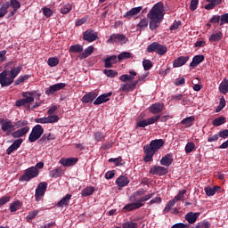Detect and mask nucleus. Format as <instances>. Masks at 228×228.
<instances>
[{
	"label": "nucleus",
	"instance_id": "4c0bfd02",
	"mask_svg": "<svg viewBox=\"0 0 228 228\" xmlns=\"http://www.w3.org/2000/svg\"><path fill=\"white\" fill-rule=\"evenodd\" d=\"M193 122H195V117L191 116V117L183 118L181 121V124L183 126H187L188 127H190V126H193Z\"/></svg>",
	"mask_w": 228,
	"mask_h": 228
},
{
	"label": "nucleus",
	"instance_id": "423d86ee",
	"mask_svg": "<svg viewBox=\"0 0 228 228\" xmlns=\"http://www.w3.org/2000/svg\"><path fill=\"white\" fill-rule=\"evenodd\" d=\"M60 120V117L58 115L49 114L48 117L45 118H37L34 119L36 124H56Z\"/></svg>",
	"mask_w": 228,
	"mask_h": 228
},
{
	"label": "nucleus",
	"instance_id": "dca6fc26",
	"mask_svg": "<svg viewBox=\"0 0 228 228\" xmlns=\"http://www.w3.org/2000/svg\"><path fill=\"white\" fill-rule=\"evenodd\" d=\"M22 142H23V140L21 138L15 140L12 142V144L9 148H7L6 154H8V156H10V154H12V152L17 151V149H19V147H20V145H22Z\"/></svg>",
	"mask_w": 228,
	"mask_h": 228
},
{
	"label": "nucleus",
	"instance_id": "4d7b16f0",
	"mask_svg": "<svg viewBox=\"0 0 228 228\" xmlns=\"http://www.w3.org/2000/svg\"><path fill=\"white\" fill-rule=\"evenodd\" d=\"M195 149V143L193 142H188L185 145V152L186 154H190V152H193V150Z\"/></svg>",
	"mask_w": 228,
	"mask_h": 228
},
{
	"label": "nucleus",
	"instance_id": "f8f14e48",
	"mask_svg": "<svg viewBox=\"0 0 228 228\" xmlns=\"http://www.w3.org/2000/svg\"><path fill=\"white\" fill-rule=\"evenodd\" d=\"M12 83V78H10V76H8L7 70H4L2 73H0V85L2 87L10 86V85Z\"/></svg>",
	"mask_w": 228,
	"mask_h": 228
},
{
	"label": "nucleus",
	"instance_id": "473e14b6",
	"mask_svg": "<svg viewBox=\"0 0 228 228\" xmlns=\"http://www.w3.org/2000/svg\"><path fill=\"white\" fill-rule=\"evenodd\" d=\"M224 37V34L221 31L212 34L209 37V42H220Z\"/></svg>",
	"mask_w": 228,
	"mask_h": 228
},
{
	"label": "nucleus",
	"instance_id": "f704fd0d",
	"mask_svg": "<svg viewBox=\"0 0 228 228\" xmlns=\"http://www.w3.org/2000/svg\"><path fill=\"white\" fill-rule=\"evenodd\" d=\"M63 174V170L61 167H57L52 171H50V177H53V179H58L61 175Z\"/></svg>",
	"mask_w": 228,
	"mask_h": 228
},
{
	"label": "nucleus",
	"instance_id": "3c124183",
	"mask_svg": "<svg viewBox=\"0 0 228 228\" xmlns=\"http://www.w3.org/2000/svg\"><path fill=\"white\" fill-rule=\"evenodd\" d=\"M38 213H40L39 210H33V211H30L28 213V215L27 216V222H31V220H33V218H35Z\"/></svg>",
	"mask_w": 228,
	"mask_h": 228
},
{
	"label": "nucleus",
	"instance_id": "a878e982",
	"mask_svg": "<svg viewBox=\"0 0 228 228\" xmlns=\"http://www.w3.org/2000/svg\"><path fill=\"white\" fill-rule=\"evenodd\" d=\"M143 204H141L138 200L134 203H130L126 205L123 209L126 211H134V209H140V208H142Z\"/></svg>",
	"mask_w": 228,
	"mask_h": 228
},
{
	"label": "nucleus",
	"instance_id": "6e6552de",
	"mask_svg": "<svg viewBox=\"0 0 228 228\" xmlns=\"http://www.w3.org/2000/svg\"><path fill=\"white\" fill-rule=\"evenodd\" d=\"M127 42V37L124 34H112L107 40V44H126Z\"/></svg>",
	"mask_w": 228,
	"mask_h": 228
},
{
	"label": "nucleus",
	"instance_id": "6ab92c4d",
	"mask_svg": "<svg viewBox=\"0 0 228 228\" xmlns=\"http://www.w3.org/2000/svg\"><path fill=\"white\" fill-rule=\"evenodd\" d=\"M28 133H29V126H25L14 131L12 134V138H22V136H25Z\"/></svg>",
	"mask_w": 228,
	"mask_h": 228
},
{
	"label": "nucleus",
	"instance_id": "1a4fd4ad",
	"mask_svg": "<svg viewBox=\"0 0 228 228\" xmlns=\"http://www.w3.org/2000/svg\"><path fill=\"white\" fill-rule=\"evenodd\" d=\"M38 175V169L35 167H31L28 168L24 175L21 176L22 181H31V179H35Z\"/></svg>",
	"mask_w": 228,
	"mask_h": 228
},
{
	"label": "nucleus",
	"instance_id": "412c9836",
	"mask_svg": "<svg viewBox=\"0 0 228 228\" xmlns=\"http://www.w3.org/2000/svg\"><path fill=\"white\" fill-rule=\"evenodd\" d=\"M136 88V82H129L120 86V92H133Z\"/></svg>",
	"mask_w": 228,
	"mask_h": 228
},
{
	"label": "nucleus",
	"instance_id": "052dcab7",
	"mask_svg": "<svg viewBox=\"0 0 228 228\" xmlns=\"http://www.w3.org/2000/svg\"><path fill=\"white\" fill-rule=\"evenodd\" d=\"M142 66L144 70H151V69H152V61H149V60H144L142 61Z\"/></svg>",
	"mask_w": 228,
	"mask_h": 228
},
{
	"label": "nucleus",
	"instance_id": "de8ad7c7",
	"mask_svg": "<svg viewBox=\"0 0 228 228\" xmlns=\"http://www.w3.org/2000/svg\"><path fill=\"white\" fill-rule=\"evenodd\" d=\"M149 26V20L142 19L141 21L137 24L138 29H145Z\"/></svg>",
	"mask_w": 228,
	"mask_h": 228
},
{
	"label": "nucleus",
	"instance_id": "0eeeda50",
	"mask_svg": "<svg viewBox=\"0 0 228 228\" xmlns=\"http://www.w3.org/2000/svg\"><path fill=\"white\" fill-rule=\"evenodd\" d=\"M45 191H47V183L41 182L38 183L35 192V199L37 202H40V200H42V197L45 195Z\"/></svg>",
	"mask_w": 228,
	"mask_h": 228
},
{
	"label": "nucleus",
	"instance_id": "cd10ccee",
	"mask_svg": "<svg viewBox=\"0 0 228 228\" xmlns=\"http://www.w3.org/2000/svg\"><path fill=\"white\" fill-rule=\"evenodd\" d=\"M116 183L119 188H124V186H127V184H129V178H127V176L121 175L116 180Z\"/></svg>",
	"mask_w": 228,
	"mask_h": 228
},
{
	"label": "nucleus",
	"instance_id": "393cba45",
	"mask_svg": "<svg viewBox=\"0 0 228 228\" xmlns=\"http://www.w3.org/2000/svg\"><path fill=\"white\" fill-rule=\"evenodd\" d=\"M94 99H97V94L95 93H87L82 97V102L88 103L93 102Z\"/></svg>",
	"mask_w": 228,
	"mask_h": 228
},
{
	"label": "nucleus",
	"instance_id": "13d9d810",
	"mask_svg": "<svg viewBox=\"0 0 228 228\" xmlns=\"http://www.w3.org/2000/svg\"><path fill=\"white\" fill-rule=\"evenodd\" d=\"M158 47V42H153L147 47V53H156V49Z\"/></svg>",
	"mask_w": 228,
	"mask_h": 228
},
{
	"label": "nucleus",
	"instance_id": "ddd939ff",
	"mask_svg": "<svg viewBox=\"0 0 228 228\" xmlns=\"http://www.w3.org/2000/svg\"><path fill=\"white\" fill-rule=\"evenodd\" d=\"M65 86H67L65 83H58V84L52 85L48 88H46L45 94L46 95H53L54 92L62 90V88H65Z\"/></svg>",
	"mask_w": 228,
	"mask_h": 228
},
{
	"label": "nucleus",
	"instance_id": "ea45409f",
	"mask_svg": "<svg viewBox=\"0 0 228 228\" xmlns=\"http://www.w3.org/2000/svg\"><path fill=\"white\" fill-rule=\"evenodd\" d=\"M128 58H133V53L129 52H123L118 55V60L122 61V60H128Z\"/></svg>",
	"mask_w": 228,
	"mask_h": 228
},
{
	"label": "nucleus",
	"instance_id": "7ed1b4c3",
	"mask_svg": "<svg viewBox=\"0 0 228 228\" xmlns=\"http://www.w3.org/2000/svg\"><path fill=\"white\" fill-rule=\"evenodd\" d=\"M42 134H44V127L40 125H36L28 135V142H30V143H34V142H37Z\"/></svg>",
	"mask_w": 228,
	"mask_h": 228
},
{
	"label": "nucleus",
	"instance_id": "680f3d73",
	"mask_svg": "<svg viewBox=\"0 0 228 228\" xmlns=\"http://www.w3.org/2000/svg\"><path fill=\"white\" fill-rule=\"evenodd\" d=\"M109 163H113L116 165V167H118V165H120V163H122V157H118V158H111L109 159Z\"/></svg>",
	"mask_w": 228,
	"mask_h": 228
},
{
	"label": "nucleus",
	"instance_id": "8fccbe9b",
	"mask_svg": "<svg viewBox=\"0 0 228 228\" xmlns=\"http://www.w3.org/2000/svg\"><path fill=\"white\" fill-rule=\"evenodd\" d=\"M149 76V74L144 73L141 76L138 77V79L134 81V83H136L137 85H143V82L145 81V79H147V77Z\"/></svg>",
	"mask_w": 228,
	"mask_h": 228
},
{
	"label": "nucleus",
	"instance_id": "4468645a",
	"mask_svg": "<svg viewBox=\"0 0 228 228\" xmlns=\"http://www.w3.org/2000/svg\"><path fill=\"white\" fill-rule=\"evenodd\" d=\"M111 95H113V93H111V92L101 94L94 102V104L95 106H99L101 104H104V102H108V101H110V98L111 97Z\"/></svg>",
	"mask_w": 228,
	"mask_h": 228
},
{
	"label": "nucleus",
	"instance_id": "09e8293b",
	"mask_svg": "<svg viewBox=\"0 0 228 228\" xmlns=\"http://www.w3.org/2000/svg\"><path fill=\"white\" fill-rule=\"evenodd\" d=\"M175 203H176V201L175 199L169 200L164 208V212L168 213V211H170V209H172V208H174V206H175Z\"/></svg>",
	"mask_w": 228,
	"mask_h": 228
},
{
	"label": "nucleus",
	"instance_id": "20e7f679",
	"mask_svg": "<svg viewBox=\"0 0 228 228\" xmlns=\"http://www.w3.org/2000/svg\"><path fill=\"white\" fill-rule=\"evenodd\" d=\"M1 129L4 133H6L7 135H10L15 131V125L13 121L10 119H0Z\"/></svg>",
	"mask_w": 228,
	"mask_h": 228
},
{
	"label": "nucleus",
	"instance_id": "2eb2a0df",
	"mask_svg": "<svg viewBox=\"0 0 228 228\" xmlns=\"http://www.w3.org/2000/svg\"><path fill=\"white\" fill-rule=\"evenodd\" d=\"M150 174L151 175H165V174H168V169L161 166H155L150 169Z\"/></svg>",
	"mask_w": 228,
	"mask_h": 228
},
{
	"label": "nucleus",
	"instance_id": "a211bd4d",
	"mask_svg": "<svg viewBox=\"0 0 228 228\" xmlns=\"http://www.w3.org/2000/svg\"><path fill=\"white\" fill-rule=\"evenodd\" d=\"M163 108H165V103H154L150 107V112L153 115H158V113H161L163 111Z\"/></svg>",
	"mask_w": 228,
	"mask_h": 228
},
{
	"label": "nucleus",
	"instance_id": "e433bc0d",
	"mask_svg": "<svg viewBox=\"0 0 228 228\" xmlns=\"http://www.w3.org/2000/svg\"><path fill=\"white\" fill-rule=\"evenodd\" d=\"M95 191V189L92 186L90 187H86L81 191V195L82 197H90Z\"/></svg>",
	"mask_w": 228,
	"mask_h": 228
},
{
	"label": "nucleus",
	"instance_id": "4be33fe9",
	"mask_svg": "<svg viewBox=\"0 0 228 228\" xmlns=\"http://www.w3.org/2000/svg\"><path fill=\"white\" fill-rule=\"evenodd\" d=\"M172 163H174V158H172V154L170 153L162 157V159H160V165H163V167H170Z\"/></svg>",
	"mask_w": 228,
	"mask_h": 228
},
{
	"label": "nucleus",
	"instance_id": "864d4df0",
	"mask_svg": "<svg viewBox=\"0 0 228 228\" xmlns=\"http://www.w3.org/2000/svg\"><path fill=\"white\" fill-rule=\"evenodd\" d=\"M27 79H29V75H22V76H20L15 81V86L20 85L21 83H24V81H27Z\"/></svg>",
	"mask_w": 228,
	"mask_h": 228
},
{
	"label": "nucleus",
	"instance_id": "5fc2aeb1",
	"mask_svg": "<svg viewBox=\"0 0 228 228\" xmlns=\"http://www.w3.org/2000/svg\"><path fill=\"white\" fill-rule=\"evenodd\" d=\"M60 63V60L56 57H52L48 59L49 67H56Z\"/></svg>",
	"mask_w": 228,
	"mask_h": 228
},
{
	"label": "nucleus",
	"instance_id": "e2e57ef3",
	"mask_svg": "<svg viewBox=\"0 0 228 228\" xmlns=\"http://www.w3.org/2000/svg\"><path fill=\"white\" fill-rule=\"evenodd\" d=\"M218 138H220V133L216 134H210L208 137V142H218Z\"/></svg>",
	"mask_w": 228,
	"mask_h": 228
},
{
	"label": "nucleus",
	"instance_id": "79ce46f5",
	"mask_svg": "<svg viewBox=\"0 0 228 228\" xmlns=\"http://www.w3.org/2000/svg\"><path fill=\"white\" fill-rule=\"evenodd\" d=\"M69 53H83V45H75L69 47Z\"/></svg>",
	"mask_w": 228,
	"mask_h": 228
},
{
	"label": "nucleus",
	"instance_id": "9d476101",
	"mask_svg": "<svg viewBox=\"0 0 228 228\" xmlns=\"http://www.w3.org/2000/svg\"><path fill=\"white\" fill-rule=\"evenodd\" d=\"M159 118H161V116H153L150 118L141 120L137 122L136 127H147V126H151L152 124H156L158 122Z\"/></svg>",
	"mask_w": 228,
	"mask_h": 228
},
{
	"label": "nucleus",
	"instance_id": "c756f323",
	"mask_svg": "<svg viewBox=\"0 0 228 228\" xmlns=\"http://www.w3.org/2000/svg\"><path fill=\"white\" fill-rule=\"evenodd\" d=\"M21 70H22V68H20V67L12 68L10 70L9 77L11 78L12 83H13V81H15V77H17L19 76V74H20Z\"/></svg>",
	"mask_w": 228,
	"mask_h": 228
},
{
	"label": "nucleus",
	"instance_id": "0e129e2a",
	"mask_svg": "<svg viewBox=\"0 0 228 228\" xmlns=\"http://www.w3.org/2000/svg\"><path fill=\"white\" fill-rule=\"evenodd\" d=\"M105 135L102 134V132H96L94 133V140L96 142H101L102 140H104Z\"/></svg>",
	"mask_w": 228,
	"mask_h": 228
},
{
	"label": "nucleus",
	"instance_id": "a18cd8bd",
	"mask_svg": "<svg viewBox=\"0 0 228 228\" xmlns=\"http://www.w3.org/2000/svg\"><path fill=\"white\" fill-rule=\"evenodd\" d=\"M103 74H105L107 77H116V76L118 75V72L114 69H104Z\"/></svg>",
	"mask_w": 228,
	"mask_h": 228
},
{
	"label": "nucleus",
	"instance_id": "774afa93",
	"mask_svg": "<svg viewBox=\"0 0 228 228\" xmlns=\"http://www.w3.org/2000/svg\"><path fill=\"white\" fill-rule=\"evenodd\" d=\"M189 224H184L183 223H177L171 226V228H189Z\"/></svg>",
	"mask_w": 228,
	"mask_h": 228
},
{
	"label": "nucleus",
	"instance_id": "f03ea898",
	"mask_svg": "<svg viewBox=\"0 0 228 228\" xmlns=\"http://www.w3.org/2000/svg\"><path fill=\"white\" fill-rule=\"evenodd\" d=\"M165 145V141L163 139H155L152 140L150 144L145 145L143 147V152L145 154L144 156V161L145 163H149L150 161H152V158H154V154L161 149Z\"/></svg>",
	"mask_w": 228,
	"mask_h": 228
},
{
	"label": "nucleus",
	"instance_id": "f3484780",
	"mask_svg": "<svg viewBox=\"0 0 228 228\" xmlns=\"http://www.w3.org/2000/svg\"><path fill=\"white\" fill-rule=\"evenodd\" d=\"M77 161H79V159H77V158H67V159L62 158L60 159V163L63 167H72V166L76 165V163H77Z\"/></svg>",
	"mask_w": 228,
	"mask_h": 228
},
{
	"label": "nucleus",
	"instance_id": "37998d69",
	"mask_svg": "<svg viewBox=\"0 0 228 228\" xmlns=\"http://www.w3.org/2000/svg\"><path fill=\"white\" fill-rule=\"evenodd\" d=\"M225 122H226L225 118L219 117L213 120V126H215L216 127H218L220 126H223V124H225Z\"/></svg>",
	"mask_w": 228,
	"mask_h": 228
},
{
	"label": "nucleus",
	"instance_id": "49530a36",
	"mask_svg": "<svg viewBox=\"0 0 228 228\" xmlns=\"http://www.w3.org/2000/svg\"><path fill=\"white\" fill-rule=\"evenodd\" d=\"M123 228H138V223L133 221L125 222L122 224Z\"/></svg>",
	"mask_w": 228,
	"mask_h": 228
},
{
	"label": "nucleus",
	"instance_id": "69168bd1",
	"mask_svg": "<svg viewBox=\"0 0 228 228\" xmlns=\"http://www.w3.org/2000/svg\"><path fill=\"white\" fill-rule=\"evenodd\" d=\"M224 24H228V13L221 15L220 26H224Z\"/></svg>",
	"mask_w": 228,
	"mask_h": 228
},
{
	"label": "nucleus",
	"instance_id": "7c9ffc66",
	"mask_svg": "<svg viewBox=\"0 0 228 228\" xmlns=\"http://www.w3.org/2000/svg\"><path fill=\"white\" fill-rule=\"evenodd\" d=\"M56 137H54L52 134H43L42 138L39 139L38 143H47V142H51V140H55Z\"/></svg>",
	"mask_w": 228,
	"mask_h": 228
},
{
	"label": "nucleus",
	"instance_id": "b1692460",
	"mask_svg": "<svg viewBox=\"0 0 228 228\" xmlns=\"http://www.w3.org/2000/svg\"><path fill=\"white\" fill-rule=\"evenodd\" d=\"M142 12V7H134L133 9H131L130 11H128L124 17L126 19H133V17H134L135 15H138V13H140Z\"/></svg>",
	"mask_w": 228,
	"mask_h": 228
},
{
	"label": "nucleus",
	"instance_id": "c03bdc74",
	"mask_svg": "<svg viewBox=\"0 0 228 228\" xmlns=\"http://www.w3.org/2000/svg\"><path fill=\"white\" fill-rule=\"evenodd\" d=\"M9 4L12 6L14 12H18V10L20 8V2L18 0H11Z\"/></svg>",
	"mask_w": 228,
	"mask_h": 228
},
{
	"label": "nucleus",
	"instance_id": "bb28decb",
	"mask_svg": "<svg viewBox=\"0 0 228 228\" xmlns=\"http://www.w3.org/2000/svg\"><path fill=\"white\" fill-rule=\"evenodd\" d=\"M204 61V55H196L192 58V61L190 63V67L195 69L198 65H200Z\"/></svg>",
	"mask_w": 228,
	"mask_h": 228
},
{
	"label": "nucleus",
	"instance_id": "c9c22d12",
	"mask_svg": "<svg viewBox=\"0 0 228 228\" xmlns=\"http://www.w3.org/2000/svg\"><path fill=\"white\" fill-rule=\"evenodd\" d=\"M219 92L224 94H228V79H224L219 85Z\"/></svg>",
	"mask_w": 228,
	"mask_h": 228
},
{
	"label": "nucleus",
	"instance_id": "5701e85b",
	"mask_svg": "<svg viewBox=\"0 0 228 228\" xmlns=\"http://www.w3.org/2000/svg\"><path fill=\"white\" fill-rule=\"evenodd\" d=\"M200 216V213H193V212H189L188 214L185 215V220L188 221L189 224H195L197 222V218Z\"/></svg>",
	"mask_w": 228,
	"mask_h": 228
},
{
	"label": "nucleus",
	"instance_id": "6e6d98bb",
	"mask_svg": "<svg viewBox=\"0 0 228 228\" xmlns=\"http://www.w3.org/2000/svg\"><path fill=\"white\" fill-rule=\"evenodd\" d=\"M71 10H72V4H67L61 9V13H62L63 15H66V13L70 12Z\"/></svg>",
	"mask_w": 228,
	"mask_h": 228
},
{
	"label": "nucleus",
	"instance_id": "39448f33",
	"mask_svg": "<svg viewBox=\"0 0 228 228\" xmlns=\"http://www.w3.org/2000/svg\"><path fill=\"white\" fill-rule=\"evenodd\" d=\"M22 97H24V99L18 100L15 102V106H17L18 108H20L21 106H26V104H31V102H35V98H33V93H22Z\"/></svg>",
	"mask_w": 228,
	"mask_h": 228
},
{
	"label": "nucleus",
	"instance_id": "2f4dec72",
	"mask_svg": "<svg viewBox=\"0 0 228 228\" xmlns=\"http://www.w3.org/2000/svg\"><path fill=\"white\" fill-rule=\"evenodd\" d=\"M94 53V46H88L85 49L84 53H80L78 58L80 60H84L85 58H88Z\"/></svg>",
	"mask_w": 228,
	"mask_h": 228
},
{
	"label": "nucleus",
	"instance_id": "338daca9",
	"mask_svg": "<svg viewBox=\"0 0 228 228\" xmlns=\"http://www.w3.org/2000/svg\"><path fill=\"white\" fill-rule=\"evenodd\" d=\"M195 228H209V222L202 221L198 223Z\"/></svg>",
	"mask_w": 228,
	"mask_h": 228
},
{
	"label": "nucleus",
	"instance_id": "9b49d317",
	"mask_svg": "<svg viewBox=\"0 0 228 228\" xmlns=\"http://www.w3.org/2000/svg\"><path fill=\"white\" fill-rule=\"evenodd\" d=\"M83 38L86 42H95L99 38L97 32L94 31V29L89 28L83 34Z\"/></svg>",
	"mask_w": 228,
	"mask_h": 228
},
{
	"label": "nucleus",
	"instance_id": "72a5a7b5",
	"mask_svg": "<svg viewBox=\"0 0 228 228\" xmlns=\"http://www.w3.org/2000/svg\"><path fill=\"white\" fill-rule=\"evenodd\" d=\"M8 8H10V2H5L2 4L0 7V19L8 13Z\"/></svg>",
	"mask_w": 228,
	"mask_h": 228
},
{
	"label": "nucleus",
	"instance_id": "bf43d9fd",
	"mask_svg": "<svg viewBox=\"0 0 228 228\" xmlns=\"http://www.w3.org/2000/svg\"><path fill=\"white\" fill-rule=\"evenodd\" d=\"M119 79L122 81V83H127V81H133V76L124 74L119 77Z\"/></svg>",
	"mask_w": 228,
	"mask_h": 228
},
{
	"label": "nucleus",
	"instance_id": "58836bf2",
	"mask_svg": "<svg viewBox=\"0 0 228 228\" xmlns=\"http://www.w3.org/2000/svg\"><path fill=\"white\" fill-rule=\"evenodd\" d=\"M155 53H157V54H159V56H164V54H167V46L159 45L158 43Z\"/></svg>",
	"mask_w": 228,
	"mask_h": 228
},
{
	"label": "nucleus",
	"instance_id": "a19ab883",
	"mask_svg": "<svg viewBox=\"0 0 228 228\" xmlns=\"http://www.w3.org/2000/svg\"><path fill=\"white\" fill-rule=\"evenodd\" d=\"M20 206H22V203L20 201L17 200L10 205V210L11 213H15V211L20 209Z\"/></svg>",
	"mask_w": 228,
	"mask_h": 228
},
{
	"label": "nucleus",
	"instance_id": "c85d7f7f",
	"mask_svg": "<svg viewBox=\"0 0 228 228\" xmlns=\"http://www.w3.org/2000/svg\"><path fill=\"white\" fill-rule=\"evenodd\" d=\"M70 199H72V195L67 194L57 203V208H63L65 206H69V202H70Z\"/></svg>",
	"mask_w": 228,
	"mask_h": 228
},
{
	"label": "nucleus",
	"instance_id": "aec40b11",
	"mask_svg": "<svg viewBox=\"0 0 228 228\" xmlns=\"http://www.w3.org/2000/svg\"><path fill=\"white\" fill-rule=\"evenodd\" d=\"M188 60H190V56L178 57L176 60L174 61L173 67H183V65H186Z\"/></svg>",
	"mask_w": 228,
	"mask_h": 228
},
{
	"label": "nucleus",
	"instance_id": "603ef678",
	"mask_svg": "<svg viewBox=\"0 0 228 228\" xmlns=\"http://www.w3.org/2000/svg\"><path fill=\"white\" fill-rule=\"evenodd\" d=\"M186 194V190H182L173 200L179 202V200H184V195Z\"/></svg>",
	"mask_w": 228,
	"mask_h": 228
},
{
	"label": "nucleus",
	"instance_id": "f257e3e1",
	"mask_svg": "<svg viewBox=\"0 0 228 228\" xmlns=\"http://www.w3.org/2000/svg\"><path fill=\"white\" fill-rule=\"evenodd\" d=\"M164 12L163 4L157 3L147 14L150 20V29H151V31L159 28V24H161L163 17H165Z\"/></svg>",
	"mask_w": 228,
	"mask_h": 228
}]
</instances>
